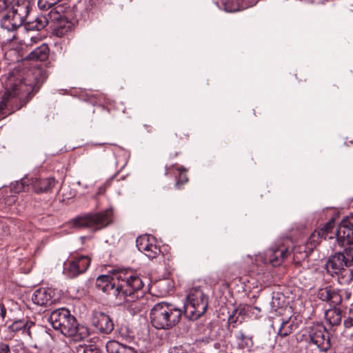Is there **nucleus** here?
Masks as SVG:
<instances>
[{"instance_id": "473e14b6", "label": "nucleus", "mask_w": 353, "mask_h": 353, "mask_svg": "<svg viewBox=\"0 0 353 353\" xmlns=\"http://www.w3.org/2000/svg\"><path fill=\"white\" fill-rule=\"evenodd\" d=\"M61 0H39L38 7L40 10H47L52 8L54 6L59 3Z\"/></svg>"}, {"instance_id": "20e7f679", "label": "nucleus", "mask_w": 353, "mask_h": 353, "mask_svg": "<svg viewBox=\"0 0 353 353\" xmlns=\"http://www.w3.org/2000/svg\"><path fill=\"white\" fill-rule=\"evenodd\" d=\"M32 4L29 0H17L11 10L0 21L1 27L8 32L17 30L24 23H27Z\"/></svg>"}, {"instance_id": "6e6552de", "label": "nucleus", "mask_w": 353, "mask_h": 353, "mask_svg": "<svg viewBox=\"0 0 353 353\" xmlns=\"http://www.w3.org/2000/svg\"><path fill=\"white\" fill-rule=\"evenodd\" d=\"M112 212L110 210L95 214H88L77 216L70 221L72 227L77 229L90 228L99 230L107 226L111 222Z\"/></svg>"}, {"instance_id": "ddd939ff", "label": "nucleus", "mask_w": 353, "mask_h": 353, "mask_svg": "<svg viewBox=\"0 0 353 353\" xmlns=\"http://www.w3.org/2000/svg\"><path fill=\"white\" fill-rule=\"evenodd\" d=\"M90 259L87 256H79L74 257L68 261V266L65 271L70 278H75L84 273L90 265Z\"/></svg>"}, {"instance_id": "bb28decb", "label": "nucleus", "mask_w": 353, "mask_h": 353, "mask_svg": "<svg viewBox=\"0 0 353 353\" xmlns=\"http://www.w3.org/2000/svg\"><path fill=\"white\" fill-rule=\"evenodd\" d=\"M246 0H222L224 10L228 12H234L246 8L243 3Z\"/></svg>"}, {"instance_id": "aec40b11", "label": "nucleus", "mask_w": 353, "mask_h": 353, "mask_svg": "<svg viewBox=\"0 0 353 353\" xmlns=\"http://www.w3.org/2000/svg\"><path fill=\"white\" fill-rule=\"evenodd\" d=\"M52 292L50 289H38L34 292L32 296V300L34 303L38 305H50L53 303L51 295Z\"/></svg>"}, {"instance_id": "a19ab883", "label": "nucleus", "mask_w": 353, "mask_h": 353, "mask_svg": "<svg viewBox=\"0 0 353 353\" xmlns=\"http://www.w3.org/2000/svg\"><path fill=\"white\" fill-rule=\"evenodd\" d=\"M6 315V308L3 303H0V316L3 319H5Z\"/></svg>"}, {"instance_id": "f03ea898", "label": "nucleus", "mask_w": 353, "mask_h": 353, "mask_svg": "<svg viewBox=\"0 0 353 353\" xmlns=\"http://www.w3.org/2000/svg\"><path fill=\"white\" fill-rule=\"evenodd\" d=\"M182 314L183 310L172 303H158L150 310V322L156 329L170 330L179 323Z\"/></svg>"}, {"instance_id": "4be33fe9", "label": "nucleus", "mask_w": 353, "mask_h": 353, "mask_svg": "<svg viewBox=\"0 0 353 353\" xmlns=\"http://www.w3.org/2000/svg\"><path fill=\"white\" fill-rule=\"evenodd\" d=\"M299 328V323L295 318H288L287 320L283 321L278 331V336L284 338L293 333Z\"/></svg>"}, {"instance_id": "dca6fc26", "label": "nucleus", "mask_w": 353, "mask_h": 353, "mask_svg": "<svg viewBox=\"0 0 353 353\" xmlns=\"http://www.w3.org/2000/svg\"><path fill=\"white\" fill-rule=\"evenodd\" d=\"M153 241V238L147 234L139 236L136 240L138 250L151 259L156 258L161 252L160 248Z\"/></svg>"}, {"instance_id": "39448f33", "label": "nucleus", "mask_w": 353, "mask_h": 353, "mask_svg": "<svg viewBox=\"0 0 353 353\" xmlns=\"http://www.w3.org/2000/svg\"><path fill=\"white\" fill-rule=\"evenodd\" d=\"M32 4L29 0H17L11 10L0 21L1 27L8 32L17 30L24 23H27Z\"/></svg>"}, {"instance_id": "1a4fd4ad", "label": "nucleus", "mask_w": 353, "mask_h": 353, "mask_svg": "<svg viewBox=\"0 0 353 353\" xmlns=\"http://www.w3.org/2000/svg\"><path fill=\"white\" fill-rule=\"evenodd\" d=\"M36 85L33 82L25 79L20 81L18 83H11L6 92L2 96L0 101V117H5L4 110L7 107L8 101L18 96L29 95L34 91Z\"/></svg>"}, {"instance_id": "f8f14e48", "label": "nucleus", "mask_w": 353, "mask_h": 353, "mask_svg": "<svg viewBox=\"0 0 353 353\" xmlns=\"http://www.w3.org/2000/svg\"><path fill=\"white\" fill-rule=\"evenodd\" d=\"M57 183V181L53 177L39 179L26 176L17 183V186L19 190H26V187L30 186L35 193L41 194L51 192Z\"/></svg>"}, {"instance_id": "e433bc0d", "label": "nucleus", "mask_w": 353, "mask_h": 353, "mask_svg": "<svg viewBox=\"0 0 353 353\" xmlns=\"http://www.w3.org/2000/svg\"><path fill=\"white\" fill-rule=\"evenodd\" d=\"M13 0H0V12L7 11L13 5Z\"/></svg>"}, {"instance_id": "37998d69", "label": "nucleus", "mask_w": 353, "mask_h": 353, "mask_svg": "<svg viewBox=\"0 0 353 353\" xmlns=\"http://www.w3.org/2000/svg\"><path fill=\"white\" fill-rule=\"evenodd\" d=\"M254 308H255L256 310H260V309H259V307H255Z\"/></svg>"}, {"instance_id": "c9c22d12", "label": "nucleus", "mask_w": 353, "mask_h": 353, "mask_svg": "<svg viewBox=\"0 0 353 353\" xmlns=\"http://www.w3.org/2000/svg\"><path fill=\"white\" fill-rule=\"evenodd\" d=\"M343 325L345 328L353 327V303L350 305L348 311V316L345 319Z\"/></svg>"}, {"instance_id": "393cba45", "label": "nucleus", "mask_w": 353, "mask_h": 353, "mask_svg": "<svg viewBox=\"0 0 353 353\" xmlns=\"http://www.w3.org/2000/svg\"><path fill=\"white\" fill-rule=\"evenodd\" d=\"M108 353H136L130 346L121 344L116 341H110L106 344Z\"/></svg>"}, {"instance_id": "2eb2a0df", "label": "nucleus", "mask_w": 353, "mask_h": 353, "mask_svg": "<svg viewBox=\"0 0 353 353\" xmlns=\"http://www.w3.org/2000/svg\"><path fill=\"white\" fill-rule=\"evenodd\" d=\"M292 251L284 245L271 248L265 252V261L274 267L279 266L288 257Z\"/></svg>"}, {"instance_id": "a211bd4d", "label": "nucleus", "mask_w": 353, "mask_h": 353, "mask_svg": "<svg viewBox=\"0 0 353 353\" xmlns=\"http://www.w3.org/2000/svg\"><path fill=\"white\" fill-rule=\"evenodd\" d=\"M317 296L321 301L329 303L333 307L339 305L342 301V297L339 291L330 286L320 288Z\"/></svg>"}, {"instance_id": "79ce46f5", "label": "nucleus", "mask_w": 353, "mask_h": 353, "mask_svg": "<svg viewBox=\"0 0 353 353\" xmlns=\"http://www.w3.org/2000/svg\"><path fill=\"white\" fill-rule=\"evenodd\" d=\"M345 249L347 250L350 255H351L352 260H353V240L351 244L348 247H346Z\"/></svg>"}, {"instance_id": "0eeeda50", "label": "nucleus", "mask_w": 353, "mask_h": 353, "mask_svg": "<svg viewBox=\"0 0 353 353\" xmlns=\"http://www.w3.org/2000/svg\"><path fill=\"white\" fill-rule=\"evenodd\" d=\"M186 299L183 312L188 318L196 320L205 314L208 306V299L200 288L192 289Z\"/></svg>"}, {"instance_id": "ea45409f", "label": "nucleus", "mask_w": 353, "mask_h": 353, "mask_svg": "<svg viewBox=\"0 0 353 353\" xmlns=\"http://www.w3.org/2000/svg\"><path fill=\"white\" fill-rule=\"evenodd\" d=\"M169 353H188L185 352L182 347H172Z\"/></svg>"}, {"instance_id": "4468645a", "label": "nucleus", "mask_w": 353, "mask_h": 353, "mask_svg": "<svg viewBox=\"0 0 353 353\" xmlns=\"http://www.w3.org/2000/svg\"><path fill=\"white\" fill-rule=\"evenodd\" d=\"M92 325L101 333L108 334L114 329L112 319L105 313L94 310L92 314Z\"/></svg>"}, {"instance_id": "b1692460", "label": "nucleus", "mask_w": 353, "mask_h": 353, "mask_svg": "<svg viewBox=\"0 0 353 353\" xmlns=\"http://www.w3.org/2000/svg\"><path fill=\"white\" fill-rule=\"evenodd\" d=\"M50 49L47 44L43 43L40 46L32 50L27 57V59L30 61H46L49 56Z\"/></svg>"}, {"instance_id": "f704fd0d", "label": "nucleus", "mask_w": 353, "mask_h": 353, "mask_svg": "<svg viewBox=\"0 0 353 353\" xmlns=\"http://www.w3.org/2000/svg\"><path fill=\"white\" fill-rule=\"evenodd\" d=\"M179 178L175 183L176 187L179 188V185H183L188 182V176L184 168H179Z\"/></svg>"}, {"instance_id": "f257e3e1", "label": "nucleus", "mask_w": 353, "mask_h": 353, "mask_svg": "<svg viewBox=\"0 0 353 353\" xmlns=\"http://www.w3.org/2000/svg\"><path fill=\"white\" fill-rule=\"evenodd\" d=\"M49 321L54 330L65 336L72 337L74 341H82L88 336V330L80 327L76 318L65 307L52 311Z\"/></svg>"}, {"instance_id": "4c0bfd02", "label": "nucleus", "mask_w": 353, "mask_h": 353, "mask_svg": "<svg viewBox=\"0 0 353 353\" xmlns=\"http://www.w3.org/2000/svg\"><path fill=\"white\" fill-rule=\"evenodd\" d=\"M83 353H101L95 345H89L84 347Z\"/></svg>"}, {"instance_id": "9b49d317", "label": "nucleus", "mask_w": 353, "mask_h": 353, "mask_svg": "<svg viewBox=\"0 0 353 353\" xmlns=\"http://www.w3.org/2000/svg\"><path fill=\"white\" fill-rule=\"evenodd\" d=\"M307 332L305 340L309 345H316L321 352H326L331 347L329 334L322 325L309 327Z\"/></svg>"}, {"instance_id": "58836bf2", "label": "nucleus", "mask_w": 353, "mask_h": 353, "mask_svg": "<svg viewBox=\"0 0 353 353\" xmlns=\"http://www.w3.org/2000/svg\"><path fill=\"white\" fill-rule=\"evenodd\" d=\"M0 353H10L9 345L3 342H0Z\"/></svg>"}, {"instance_id": "7c9ffc66", "label": "nucleus", "mask_w": 353, "mask_h": 353, "mask_svg": "<svg viewBox=\"0 0 353 353\" xmlns=\"http://www.w3.org/2000/svg\"><path fill=\"white\" fill-rule=\"evenodd\" d=\"M310 252H311L308 250L307 244L305 245H299L294 248L293 250L294 257H296L298 259H303L307 257Z\"/></svg>"}, {"instance_id": "6ab92c4d", "label": "nucleus", "mask_w": 353, "mask_h": 353, "mask_svg": "<svg viewBox=\"0 0 353 353\" xmlns=\"http://www.w3.org/2000/svg\"><path fill=\"white\" fill-rule=\"evenodd\" d=\"M334 234L338 243L341 246H349L353 241V228L346 224H341Z\"/></svg>"}, {"instance_id": "2f4dec72", "label": "nucleus", "mask_w": 353, "mask_h": 353, "mask_svg": "<svg viewBox=\"0 0 353 353\" xmlns=\"http://www.w3.org/2000/svg\"><path fill=\"white\" fill-rule=\"evenodd\" d=\"M236 338L241 341V345L243 347H252L254 344L252 336L245 334L242 331L237 333Z\"/></svg>"}, {"instance_id": "c85d7f7f", "label": "nucleus", "mask_w": 353, "mask_h": 353, "mask_svg": "<svg viewBox=\"0 0 353 353\" xmlns=\"http://www.w3.org/2000/svg\"><path fill=\"white\" fill-rule=\"evenodd\" d=\"M54 26V32L59 37L67 34L71 28V23L66 18L62 19L60 22L55 23Z\"/></svg>"}, {"instance_id": "412c9836", "label": "nucleus", "mask_w": 353, "mask_h": 353, "mask_svg": "<svg viewBox=\"0 0 353 353\" xmlns=\"http://www.w3.org/2000/svg\"><path fill=\"white\" fill-rule=\"evenodd\" d=\"M34 325V323L32 321L26 319H21L14 320L8 326V329L14 333L22 331L23 333H26L29 337L32 338L30 329Z\"/></svg>"}, {"instance_id": "cd10ccee", "label": "nucleus", "mask_w": 353, "mask_h": 353, "mask_svg": "<svg viewBox=\"0 0 353 353\" xmlns=\"http://www.w3.org/2000/svg\"><path fill=\"white\" fill-rule=\"evenodd\" d=\"M46 16L48 19V23L52 22L54 25L65 18L63 14V7L61 5L52 8Z\"/></svg>"}, {"instance_id": "72a5a7b5", "label": "nucleus", "mask_w": 353, "mask_h": 353, "mask_svg": "<svg viewBox=\"0 0 353 353\" xmlns=\"http://www.w3.org/2000/svg\"><path fill=\"white\" fill-rule=\"evenodd\" d=\"M334 228V221H330L326 224H325L321 228L318 229V230H321L323 232V239H326L327 238L332 239V236H330V234L333 233L332 230Z\"/></svg>"}, {"instance_id": "423d86ee", "label": "nucleus", "mask_w": 353, "mask_h": 353, "mask_svg": "<svg viewBox=\"0 0 353 353\" xmlns=\"http://www.w3.org/2000/svg\"><path fill=\"white\" fill-rule=\"evenodd\" d=\"M116 297L131 296L143 287L139 275L130 270H114Z\"/></svg>"}, {"instance_id": "7ed1b4c3", "label": "nucleus", "mask_w": 353, "mask_h": 353, "mask_svg": "<svg viewBox=\"0 0 353 353\" xmlns=\"http://www.w3.org/2000/svg\"><path fill=\"white\" fill-rule=\"evenodd\" d=\"M32 4L29 0H17L11 10L0 21L1 27L8 32L17 30L24 23H27Z\"/></svg>"}, {"instance_id": "5701e85b", "label": "nucleus", "mask_w": 353, "mask_h": 353, "mask_svg": "<svg viewBox=\"0 0 353 353\" xmlns=\"http://www.w3.org/2000/svg\"><path fill=\"white\" fill-rule=\"evenodd\" d=\"M48 24V19L46 15H39L36 17H30L26 27L30 30H41Z\"/></svg>"}, {"instance_id": "a878e982", "label": "nucleus", "mask_w": 353, "mask_h": 353, "mask_svg": "<svg viewBox=\"0 0 353 353\" xmlns=\"http://www.w3.org/2000/svg\"><path fill=\"white\" fill-rule=\"evenodd\" d=\"M326 320L332 326L340 325L342 319L341 310L334 306L333 308L328 309L325 312Z\"/></svg>"}, {"instance_id": "9d476101", "label": "nucleus", "mask_w": 353, "mask_h": 353, "mask_svg": "<svg viewBox=\"0 0 353 353\" xmlns=\"http://www.w3.org/2000/svg\"><path fill=\"white\" fill-rule=\"evenodd\" d=\"M352 265L353 260L345 248L342 252H336L327 259L325 269L330 275L334 276L341 273L345 267L349 268Z\"/></svg>"}, {"instance_id": "c756f323", "label": "nucleus", "mask_w": 353, "mask_h": 353, "mask_svg": "<svg viewBox=\"0 0 353 353\" xmlns=\"http://www.w3.org/2000/svg\"><path fill=\"white\" fill-rule=\"evenodd\" d=\"M322 239H323V232L315 230L307 241L308 250L312 252L314 248L321 243Z\"/></svg>"}, {"instance_id": "f3484780", "label": "nucleus", "mask_w": 353, "mask_h": 353, "mask_svg": "<svg viewBox=\"0 0 353 353\" xmlns=\"http://www.w3.org/2000/svg\"><path fill=\"white\" fill-rule=\"evenodd\" d=\"M114 270L111 275H99L96 280L95 285L103 292L116 297Z\"/></svg>"}]
</instances>
